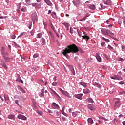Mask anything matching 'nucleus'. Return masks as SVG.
<instances>
[{
    "label": "nucleus",
    "instance_id": "bf43d9fd",
    "mask_svg": "<svg viewBox=\"0 0 125 125\" xmlns=\"http://www.w3.org/2000/svg\"><path fill=\"white\" fill-rule=\"evenodd\" d=\"M6 17H7V16H5V17L1 16V17H0V19H5V18H6Z\"/></svg>",
    "mask_w": 125,
    "mask_h": 125
},
{
    "label": "nucleus",
    "instance_id": "7ed1b4c3",
    "mask_svg": "<svg viewBox=\"0 0 125 125\" xmlns=\"http://www.w3.org/2000/svg\"><path fill=\"white\" fill-rule=\"evenodd\" d=\"M59 90L60 91H61L62 94H63L65 96H66V97H68V98H72V97L70 96V94L68 93V92L63 90L61 88H59Z\"/></svg>",
    "mask_w": 125,
    "mask_h": 125
},
{
    "label": "nucleus",
    "instance_id": "a878e982",
    "mask_svg": "<svg viewBox=\"0 0 125 125\" xmlns=\"http://www.w3.org/2000/svg\"><path fill=\"white\" fill-rule=\"evenodd\" d=\"M51 16L52 17H53V18H55V17H56V13H55V12H52Z\"/></svg>",
    "mask_w": 125,
    "mask_h": 125
},
{
    "label": "nucleus",
    "instance_id": "0eeeda50",
    "mask_svg": "<svg viewBox=\"0 0 125 125\" xmlns=\"http://www.w3.org/2000/svg\"><path fill=\"white\" fill-rule=\"evenodd\" d=\"M88 108L91 111H95L96 108L95 106L93 105L92 104H89L87 106Z\"/></svg>",
    "mask_w": 125,
    "mask_h": 125
},
{
    "label": "nucleus",
    "instance_id": "f03ea898",
    "mask_svg": "<svg viewBox=\"0 0 125 125\" xmlns=\"http://www.w3.org/2000/svg\"><path fill=\"white\" fill-rule=\"evenodd\" d=\"M102 33L104 35H105V36H108L109 34V37H111V36H114V33H112V31L109 30H104L102 31Z\"/></svg>",
    "mask_w": 125,
    "mask_h": 125
},
{
    "label": "nucleus",
    "instance_id": "a211bd4d",
    "mask_svg": "<svg viewBox=\"0 0 125 125\" xmlns=\"http://www.w3.org/2000/svg\"><path fill=\"white\" fill-rule=\"evenodd\" d=\"M96 59L99 61V62H101V58L99 56V53H97L96 54Z\"/></svg>",
    "mask_w": 125,
    "mask_h": 125
},
{
    "label": "nucleus",
    "instance_id": "72a5a7b5",
    "mask_svg": "<svg viewBox=\"0 0 125 125\" xmlns=\"http://www.w3.org/2000/svg\"><path fill=\"white\" fill-rule=\"evenodd\" d=\"M77 115H78V112H72V116L73 117H77Z\"/></svg>",
    "mask_w": 125,
    "mask_h": 125
},
{
    "label": "nucleus",
    "instance_id": "b1692460",
    "mask_svg": "<svg viewBox=\"0 0 125 125\" xmlns=\"http://www.w3.org/2000/svg\"><path fill=\"white\" fill-rule=\"evenodd\" d=\"M44 1L45 2H46V3H47L48 5H49L50 6H51V5H52V3H51V2H50L49 0H44Z\"/></svg>",
    "mask_w": 125,
    "mask_h": 125
},
{
    "label": "nucleus",
    "instance_id": "680f3d73",
    "mask_svg": "<svg viewBox=\"0 0 125 125\" xmlns=\"http://www.w3.org/2000/svg\"><path fill=\"white\" fill-rule=\"evenodd\" d=\"M105 44V42H103L101 43V46H104V45Z\"/></svg>",
    "mask_w": 125,
    "mask_h": 125
},
{
    "label": "nucleus",
    "instance_id": "de8ad7c7",
    "mask_svg": "<svg viewBox=\"0 0 125 125\" xmlns=\"http://www.w3.org/2000/svg\"><path fill=\"white\" fill-rule=\"evenodd\" d=\"M42 45H44V44H45V41L44 39L42 40Z\"/></svg>",
    "mask_w": 125,
    "mask_h": 125
},
{
    "label": "nucleus",
    "instance_id": "bb28decb",
    "mask_svg": "<svg viewBox=\"0 0 125 125\" xmlns=\"http://www.w3.org/2000/svg\"><path fill=\"white\" fill-rule=\"evenodd\" d=\"M62 24L64 25V26H65V27H66V28H69V27H70V24L69 23L64 22Z\"/></svg>",
    "mask_w": 125,
    "mask_h": 125
},
{
    "label": "nucleus",
    "instance_id": "39448f33",
    "mask_svg": "<svg viewBox=\"0 0 125 125\" xmlns=\"http://www.w3.org/2000/svg\"><path fill=\"white\" fill-rule=\"evenodd\" d=\"M115 100L117 101L115 102L114 106L118 107H120V106H121V102L120 101V99L119 98H115Z\"/></svg>",
    "mask_w": 125,
    "mask_h": 125
},
{
    "label": "nucleus",
    "instance_id": "8fccbe9b",
    "mask_svg": "<svg viewBox=\"0 0 125 125\" xmlns=\"http://www.w3.org/2000/svg\"><path fill=\"white\" fill-rule=\"evenodd\" d=\"M49 34L53 39L54 38V36L53 35V34H52V33H51V32H49Z\"/></svg>",
    "mask_w": 125,
    "mask_h": 125
},
{
    "label": "nucleus",
    "instance_id": "f704fd0d",
    "mask_svg": "<svg viewBox=\"0 0 125 125\" xmlns=\"http://www.w3.org/2000/svg\"><path fill=\"white\" fill-rule=\"evenodd\" d=\"M2 66H3V67H4V68L5 69H7V66H6V64H5V62H3Z\"/></svg>",
    "mask_w": 125,
    "mask_h": 125
},
{
    "label": "nucleus",
    "instance_id": "c85d7f7f",
    "mask_svg": "<svg viewBox=\"0 0 125 125\" xmlns=\"http://www.w3.org/2000/svg\"><path fill=\"white\" fill-rule=\"evenodd\" d=\"M102 40H103V41H105V42H110V40L109 39H106L104 37H102Z\"/></svg>",
    "mask_w": 125,
    "mask_h": 125
},
{
    "label": "nucleus",
    "instance_id": "7c9ffc66",
    "mask_svg": "<svg viewBox=\"0 0 125 125\" xmlns=\"http://www.w3.org/2000/svg\"><path fill=\"white\" fill-rule=\"evenodd\" d=\"M89 8H90V9H92V10H94L95 9V5H90Z\"/></svg>",
    "mask_w": 125,
    "mask_h": 125
},
{
    "label": "nucleus",
    "instance_id": "9d476101",
    "mask_svg": "<svg viewBox=\"0 0 125 125\" xmlns=\"http://www.w3.org/2000/svg\"><path fill=\"white\" fill-rule=\"evenodd\" d=\"M52 107L53 109H57L58 110L59 109V106L55 103H53L52 104Z\"/></svg>",
    "mask_w": 125,
    "mask_h": 125
},
{
    "label": "nucleus",
    "instance_id": "79ce46f5",
    "mask_svg": "<svg viewBox=\"0 0 125 125\" xmlns=\"http://www.w3.org/2000/svg\"><path fill=\"white\" fill-rule=\"evenodd\" d=\"M108 47L109 49H110V50H114V48H113V47H111L110 45H108Z\"/></svg>",
    "mask_w": 125,
    "mask_h": 125
},
{
    "label": "nucleus",
    "instance_id": "412c9836",
    "mask_svg": "<svg viewBox=\"0 0 125 125\" xmlns=\"http://www.w3.org/2000/svg\"><path fill=\"white\" fill-rule=\"evenodd\" d=\"M8 119H10L11 120H15V116L12 114H10L8 115Z\"/></svg>",
    "mask_w": 125,
    "mask_h": 125
},
{
    "label": "nucleus",
    "instance_id": "37998d69",
    "mask_svg": "<svg viewBox=\"0 0 125 125\" xmlns=\"http://www.w3.org/2000/svg\"><path fill=\"white\" fill-rule=\"evenodd\" d=\"M118 61H122V62H123V61H124V60H125V59L119 57L118 58Z\"/></svg>",
    "mask_w": 125,
    "mask_h": 125
},
{
    "label": "nucleus",
    "instance_id": "20e7f679",
    "mask_svg": "<svg viewBox=\"0 0 125 125\" xmlns=\"http://www.w3.org/2000/svg\"><path fill=\"white\" fill-rule=\"evenodd\" d=\"M31 19L33 23H35V21H37V20L38 19V17H37V13H34L31 15Z\"/></svg>",
    "mask_w": 125,
    "mask_h": 125
},
{
    "label": "nucleus",
    "instance_id": "603ef678",
    "mask_svg": "<svg viewBox=\"0 0 125 125\" xmlns=\"http://www.w3.org/2000/svg\"><path fill=\"white\" fill-rule=\"evenodd\" d=\"M100 6H101V8H100V9H104V7L103 6V5L100 4Z\"/></svg>",
    "mask_w": 125,
    "mask_h": 125
},
{
    "label": "nucleus",
    "instance_id": "49530a36",
    "mask_svg": "<svg viewBox=\"0 0 125 125\" xmlns=\"http://www.w3.org/2000/svg\"><path fill=\"white\" fill-rule=\"evenodd\" d=\"M61 113L59 112H57V118H59V117H61Z\"/></svg>",
    "mask_w": 125,
    "mask_h": 125
},
{
    "label": "nucleus",
    "instance_id": "f8f14e48",
    "mask_svg": "<svg viewBox=\"0 0 125 125\" xmlns=\"http://www.w3.org/2000/svg\"><path fill=\"white\" fill-rule=\"evenodd\" d=\"M104 4H107V5H110L112 3V1L110 0H104Z\"/></svg>",
    "mask_w": 125,
    "mask_h": 125
},
{
    "label": "nucleus",
    "instance_id": "2eb2a0df",
    "mask_svg": "<svg viewBox=\"0 0 125 125\" xmlns=\"http://www.w3.org/2000/svg\"><path fill=\"white\" fill-rule=\"evenodd\" d=\"M1 53L2 55H3V56H4V55H7V56L9 55L7 52H5V50H4V48L3 47L2 48Z\"/></svg>",
    "mask_w": 125,
    "mask_h": 125
},
{
    "label": "nucleus",
    "instance_id": "6e6552de",
    "mask_svg": "<svg viewBox=\"0 0 125 125\" xmlns=\"http://www.w3.org/2000/svg\"><path fill=\"white\" fill-rule=\"evenodd\" d=\"M68 67L69 68V70H70L73 75H76V73L75 72V70L74 69V67H73V66L68 65Z\"/></svg>",
    "mask_w": 125,
    "mask_h": 125
},
{
    "label": "nucleus",
    "instance_id": "ddd939ff",
    "mask_svg": "<svg viewBox=\"0 0 125 125\" xmlns=\"http://www.w3.org/2000/svg\"><path fill=\"white\" fill-rule=\"evenodd\" d=\"M8 55H4L3 56V58H4V59L5 60V61H6V62H9V61H10V58H8Z\"/></svg>",
    "mask_w": 125,
    "mask_h": 125
},
{
    "label": "nucleus",
    "instance_id": "338daca9",
    "mask_svg": "<svg viewBox=\"0 0 125 125\" xmlns=\"http://www.w3.org/2000/svg\"><path fill=\"white\" fill-rule=\"evenodd\" d=\"M51 28L53 30L54 29V27H53V24L52 23L51 24Z\"/></svg>",
    "mask_w": 125,
    "mask_h": 125
},
{
    "label": "nucleus",
    "instance_id": "5fc2aeb1",
    "mask_svg": "<svg viewBox=\"0 0 125 125\" xmlns=\"http://www.w3.org/2000/svg\"><path fill=\"white\" fill-rule=\"evenodd\" d=\"M70 33L73 34V28H72V27H70Z\"/></svg>",
    "mask_w": 125,
    "mask_h": 125
},
{
    "label": "nucleus",
    "instance_id": "423d86ee",
    "mask_svg": "<svg viewBox=\"0 0 125 125\" xmlns=\"http://www.w3.org/2000/svg\"><path fill=\"white\" fill-rule=\"evenodd\" d=\"M18 118L20 120H23V121L27 120V117H26L25 116L21 114H19L18 115Z\"/></svg>",
    "mask_w": 125,
    "mask_h": 125
},
{
    "label": "nucleus",
    "instance_id": "09e8293b",
    "mask_svg": "<svg viewBox=\"0 0 125 125\" xmlns=\"http://www.w3.org/2000/svg\"><path fill=\"white\" fill-rule=\"evenodd\" d=\"M25 34H26L25 32L21 33L19 37H22V36H23V35H25Z\"/></svg>",
    "mask_w": 125,
    "mask_h": 125
},
{
    "label": "nucleus",
    "instance_id": "69168bd1",
    "mask_svg": "<svg viewBox=\"0 0 125 125\" xmlns=\"http://www.w3.org/2000/svg\"><path fill=\"white\" fill-rule=\"evenodd\" d=\"M20 83H23V80H22L21 79V78H20Z\"/></svg>",
    "mask_w": 125,
    "mask_h": 125
},
{
    "label": "nucleus",
    "instance_id": "4468645a",
    "mask_svg": "<svg viewBox=\"0 0 125 125\" xmlns=\"http://www.w3.org/2000/svg\"><path fill=\"white\" fill-rule=\"evenodd\" d=\"M111 79H112V80H123V78L119 77L118 76L115 75V77H111Z\"/></svg>",
    "mask_w": 125,
    "mask_h": 125
},
{
    "label": "nucleus",
    "instance_id": "58836bf2",
    "mask_svg": "<svg viewBox=\"0 0 125 125\" xmlns=\"http://www.w3.org/2000/svg\"><path fill=\"white\" fill-rule=\"evenodd\" d=\"M38 57H39V54H35L33 55V58H37Z\"/></svg>",
    "mask_w": 125,
    "mask_h": 125
},
{
    "label": "nucleus",
    "instance_id": "13d9d810",
    "mask_svg": "<svg viewBox=\"0 0 125 125\" xmlns=\"http://www.w3.org/2000/svg\"><path fill=\"white\" fill-rule=\"evenodd\" d=\"M57 77H56V76H55L54 77V78H53L54 82H56V80H57Z\"/></svg>",
    "mask_w": 125,
    "mask_h": 125
},
{
    "label": "nucleus",
    "instance_id": "e2e57ef3",
    "mask_svg": "<svg viewBox=\"0 0 125 125\" xmlns=\"http://www.w3.org/2000/svg\"><path fill=\"white\" fill-rule=\"evenodd\" d=\"M20 79H21V78H20V77L19 78H17V79L16 80V82H20Z\"/></svg>",
    "mask_w": 125,
    "mask_h": 125
},
{
    "label": "nucleus",
    "instance_id": "5701e85b",
    "mask_svg": "<svg viewBox=\"0 0 125 125\" xmlns=\"http://www.w3.org/2000/svg\"><path fill=\"white\" fill-rule=\"evenodd\" d=\"M50 89L51 91H52L53 92V93H54V94H55L57 96V97L60 98V96H59V95H58V94H57L56 93V92H55L54 90H53L51 88H50Z\"/></svg>",
    "mask_w": 125,
    "mask_h": 125
},
{
    "label": "nucleus",
    "instance_id": "1a4fd4ad",
    "mask_svg": "<svg viewBox=\"0 0 125 125\" xmlns=\"http://www.w3.org/2000/svg\"><path fill=\"white\" fill-rule=\"evenodd\" d=\"M75 98H77L78 99H80V100H82L83 99V94H78L74 95Z\"/></svg>",
    "mask_w": 125,
    "mask_h": 125
},
{
    "label": "nucleus",
    "instance_id": "6ab92c4d",
    "mask_svg": "<svg viewBox=\"0 0 125 125\" xmlns=\"http://www.w3.org/2000/svg\"><path fill=\"white\" fill-rule=\"evenodd\" d=\"M83 40H85L86 41H88L90 38L87 35L82 36Z\"/></svg>",
    "mask_w": 125,
    "mask_h": 125
},
{
    "label": "nucleus",
    "instance_id": "a18cd8bd",
    "mask_svg": "<svg viewBox=\"0 0 125 125\" xmlns=\"http://www.w3.org/2000/svg\"><path fill=\"white\" fill-rule=\"evenodd\" d=\"M86 19V18L84 17V18H83L82 19H81L79 21H84V20H85Z\"/></svg>",
    "mask_w": 125,
    "mask_h": 125
},
{
    "label": "nucleus",
    "instance_id": "c9c22d12",
    "mask_svg": "<svg viewBox=\"0 0 125 125\" xmlns=\"http://www.w3.org/2000/svg\"><path fill=\"white\" fill-rule=\"evenodd\" d=\"M37 113H38V114L39 115H40V116H42V114H43L42 111H38Z\"/></svg>",
    "mask_w": 125,
    "mask_h": 125
},
{
    "label": "nucleus",
    "instance_id": "c03bdc74",
    "mask_svg": "<svg viewBox=\"0 0 125 125\" xmlns=\"http://www.w3.org/2000/svg\"><path fill=\"white\" fill-rule=\"evenodd\" d=\"M25 2L27 4H30L31 3V0H25Z\"/></svg>",
    "mask_w": 125,
    "mask_h": 125
},
{
    "label": "nucleus",
    "instance_id": "c756f323",
    "mask_svg": "<svg viewBox=\"0 0 125 125\" xmlns=\"http://www.w3.org/2000/svg\"><path fill=\"white\" fill-rule=\"evenodd\" d=\"M87 121L89 124H93V120H92V119L88 118Z\"/></svg>",
    "mask_w": 125,
    "mask_h": 125
},
{
    "label": "nucleus",
    "instance_id": "473e14b6",
    "mask_svg": "<svg viewBox=\"0 0 125 125\" xmlns=\"http://www.w3.org/2000/svg\"><path fill=\"white\" fill-rule=\"evenodd\" d=\"M21 11L23 12H26L27 11V7H25L21 9Z\"/></svg>",
    "mask_w": 125,
    "mask_h": 125
},
{
    "label": "nucleus",
    "instance_id": "864d4df0",
    "mask_svg": "<svg viewBox=\"0 0 125 125\" xmlns=\"http://www.w3.org/2000/svg\"><path fill=\"white\" fill-rule=\"evenodd\" d=\"M119 84H124L125 83V82H124L123 81H120L119 83Z\"/></svg>",
    "mask_w": 125,
    "mask_h": 125
},
{
    "label": "nucleus",
    "instance_id": "dca6fc26",
    "mask_svg": "<svg viewBox=\"0 0 125 125\" xmlns=\"http://www.w3.org/2000/svg\"><path fill=\"white\" fill-rule=\"evenodd\" d=\"M81 85H82V86H83V87L86 88L87 87V83L85 82H80Z\"/></svg>",
    "mask_w": 125,
    "mask_h": 125
},
{
    "label": "nucleus",
    "instance_id": "4c0bfd02",
    "mask_svg": "<svg viewBox=\"0 0 125 125\" xmlns=\"http://www.w3.org/2000/svg\"><path fill=\"white\" fill-rule=\"evenodd\" d=\"M37 38H38L39 39H41V38H42L41 33H39L38 34H37Z\"/></svg>",
    "mask_w": 125,
    "mask_h": 125
},
{
    "label": "nucleus",
    "instance_id": "e433bc0d",
    "mask_svg": "<svg viewBox=\"0 0 125 125\" xmlns=\"http://www.w3.org/2000/svg\"><path fill=\"white\" fill-rule=\"evenodd\" d=\"M77 32L79 37H82V32L79 29H77Z\"/></svg>",
    "mask_w": 125,
    "mask_h": 125
},
{
    "label": "nucleus",
    "instance_id": "f257e3e1",
    "mask_svg": "<svg viewBox=\"0 0 125 125\" xmlns=\"http://www.w3.org/2000/svg\"><path fill=\"white\" fill-rule=\"evenodd\" d=\"M79 51V48L77 47L75 44H70L67 46L65 50L62 52L63 55L67 57V55L69 53H77Z\"/></svg>",
    "mask_w": 125,
    "mask_h": 125
},
{
    "label": "nucleus",
    "instance_id": "6e6d98bb",
    "mask_svg": "<svg viewBox=\"0 0 125 125\" xmlns=\"http://www.w3.org/2000/svg\"><path fill=\"white\" fill-rule=\"evenodd\" d=\"M121 47H122V51H124V49H125V46L124 45H122V46H121Z\"/></svg>",
    "mask_w": 125,
    "mask_h": 125
},
{
    "label": "nucleus",
    "instance_id": "2f4dec72",
    "mask_svg": "<svg viewBox=\"0 0 125 125\" xmlns=\"http://www.w3.org/2000/svg\"><path fill=\"white\" fill-rule=\"evenodd\" d=\"M15 103H16V104H17V105H18V106H19V107H20L21 108H22V106H20V105L19 104V101L16 100L15 101Z\"/></svg>",
    "mask_w": 125,
    "mask_h": 125
},
{
    "label": "nucleus",
    "instance_id": "0e129e2a",
    "mask_svg": "<svg viewBox=\"0 0 125 125\" xmlns=\"http://www.w3.org/2000/svg\"><path fill=\"white\" fill-rule=\"evenodd\" d=\"M103 55L104 56V57H105V58H108V56H107L106 54H104Z\"/></svg>",
    "mask_w": 125,
    "mask_h": 125
},
{
    "label": "nucleus",
    "instance_id": "052dcab7",
    "mask_svg": "<svg viewBox=\"0 0 125 125\" xmlns=\"http://www.w3.org/2000/svg\"><path fill=\"white\" fill-rule=\"evenodd\" d=\"M89 16H90V14H87L86 15V16H85V18H86L87 17H89Z\"/></svg>",
    "mask_w": 125,
    "mask_h": 125
},
{
    "label": "nucleus",
    "instance_id": "f3484780",
    "mask_svg": "<svg viewBox=\"0 0 125 125\" xmlns=\"http://www.w3.org/2000/svg\"><path fill=\"white\" fill-rule=\"evenodd\" d=\"M83 93H85V94H87L88 93H90V90L86 88V89H84L83 90Z\"/></svg>",
    "mask_w": 125,
    "mask_h": 125
},
{
    "label": "nucleus",
    "instance_id": "ea45409f",
    "mask_svg": "<svg viewBox=\"0 0 125 125\" xmlns=\"http://www.w3.org/2000/svg\"><path fill=\"white\" fill-rule=\"evenodd\" d=\"M62 114H63V115H64V116H66V117H68V115H67L66 113H65V112H64V110H63V109L62 110Z\"/></svg>",
    "mask_w": 125,
    "mask_h": 125
},
{
    "label": "nucleus",
    "instance_id": "a19ab883",
    "mask_svg": "<svg viewBox=\"0 0 125 125\" xmlns=\"http://www.w3.org/2000/svg\"><path fill=\"white\" fill-rule=\"evenodd\" d=\"M57 84H58L57 82H53L52 83V85H53V86H56V85H57Z\"/></svg>",
    "mask_w": 125,
    "mask_h": 125
},
{
    "label": "nucleus",
    "instance_id": "4d7b16f0",
    "mask_svg": "<svg viewBox=\"0 0 125 125\" xmlns=\"http://www.w3.org/2000/svg\"><path fill=\"white\" fill-rule=\"evenodd\" d=\"M101 120L102 122H103L102 121H106V119H105L103 117L101 118Z\"/></svg>",
    "mask_w": 125,
    "mask_h": 125
},
{
    "label": "nucleus",
    "instance_id": "9b49d317",
    "mask_svg": "<svg viewBox=\"0 0 125 125\" xmlns=\"http://www.w3.org/2000/svg\"><path fill=\"white\" fill-rule=\"evenodd\" d=\"M32 6H34L35 7V8H38L40 9L41 8V3H34L32 4Z\"/></svg>",
    "mask_w": 125,
    "mask_h": 125
},
{
    "label": "nucleus",
    "instance_id": "4be33fe9",
    "mask_svg": "<svg viewBox=\"0 0 125 125\" xmlns=\"http://www.w3.org/2000/svg\"><path fill=\"white\" fill-rule=\"evenodd\" d=\"M41 94H40V97H43V96H44V89L43 88L42 89H41Z\"/></svg>",
    "mask_w": 125,
    "mask_h": 125
},
{
    "label": "nucleus",
    "instance_id": "774afa93",
    "mask_svg": "<svg viewBox=\"0 0 125 125\" xmlns=\"http://www.w3.org/2000/svg\"><path fill=\"white\" fill-rule=\"evenodd\" d=\"M48 113H50L51 114V113H52V111H51V110H50V109H48Z\"/></svg>",
    "mask_w": 125,
    "mask_h": 125
},
{
    "label": "nucleus",
    "instance_id": "cd10ccee",
    "mask_svg": "<svg viewBox=\"0 0 125 125\" xmlns=\"http://www.w3.org/2000/svg\"><path fill=\"white\" fill-rule=\"evenodd\" d=\"M19 89L20 90V91H21L22 93H26V91H25V90H24L23 89H22V87H20Z\"/></svg>",
    "mask_w": 125,
    "mask_h": 125
},
{
    "label": "nucleus",
    "instance_id": "aec40b11",
    "mask_svg": "<svg viewBox=\"0 0 125 125\" xmlns=\"http://www.w3.org/2000/svg\"><path fill=\"white\" fill-rule=\"evenodd\" d=\"M86 101H87V102H89L90 103H94V101L91 98H88V99H87L86 100Z\"/></svg>",
    "mask_w": 125,
    "mask_h": 125
},
{
    "label": "nucleus",
    "instance_id": "3c124183",
    "mask_svg": "<svg viewBox=\"0 0 125 125\" xmlns=\"http://www.w3.org/2000/svg\"><path fill=\"white\" fill-rule=\"evenodd\" d=\"M11 39H12L13 40H14V39H15V38H16V36L15 35H12L11 36Z\"/></svg>",
    "mask_w": 125,
    "mask_h": 125
},
{
    "label": "nucleus",
    "instance_id": "393cba45",
    "mask_svg": "<svg viewBox=\"0 0 125 125\" xmlns=\"http://www.w3.org/2000/svg\"><path fill=\"white\" fill-rule=\"evenodd\" d=\"M94 85L97 86V87H101V85L99 84L98 83H95Z\"/></svg>",
    "mask_w": 125,
    "mask_h": 125
}]
</instances>
